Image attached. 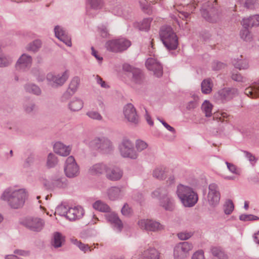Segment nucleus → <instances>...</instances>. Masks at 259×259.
Returning a JSON list of instances; mask_svg holds the SVG:
<instances>
[{"label": "nucleus", "mask_w": 259, "mask_h": 259, "mask_svg": "<svg viewBox=\"0 0 259 259\" xmlns=\"http://www.w3.org/2000/svg\"><path fill=\"white\" fill-rule=\"evenodd\" d=\"M28 197L27 192L24 189L6 190L1 196L3 200L7 201L13 208L17 209L22 207Z\"/></svg>", "instance_id": "1"}, {"label": "nucleus", "mask_w": 259, "mask_h": 259, "mask_svg": "<svg viewBox=\"0 0 259 259\" xmlns=\"http://www.w3.org/2000/svg\"><path fill=\"white\" fill-rule=\"evenodd\" d=\"M177 194L185 207H192L198 201L197 194L191 187L184 185L178 186Z\"/></svg>", "instance_id": "2"}, {"label": "nucleus", "mask_w": 259, "mask_h": 259, "mask_svg": "<svg viewBox=\"0 0 259 259\" xmlns=\"http://www.w3.org/2000/svg\"><path fill=\"white\" fill-rule=\"evenodd\" d=\"M152 198H159L160 205L164 209L172 211L175 207V200L171 193L163 188L156 189L151 193Z\"/></svg>", "instance_id": "3"}, {"label": "nucleus", "mask_w": 259, "mask_h": 259, "mask_svg": "<svg viewBox=\"0 0 259 259\" xmlns=\"http://www.w3.org/2000/svg\"><path fill=\"white\" fill-rule=\"evenodd\" d=\"M161 39L168 50H175L178 45V37L170 27H162L160 32Z\"/></svg>", "instance_id": "4"}, {"label": "nucleus", "mask_w": 259, "mask_h": 259, "mask_svg": "<svg viewBox=\"0 0 259 259\" xmlns=\"http://www.w3.org/2000/svg\"><path fill=\"white\" fill-rule=\"evenodd\" d=\"M192 244L188 242H181L177 244L174 249L175 259H187L193 249Z\"/></svg>", "instance_id": "5"}, {"label": "nucleus", "mask_w": 259, "mask_h": 259, "mask_svg": "<svg viewBox=\"0 0 259 259\" xmlns=\"http://www.w3.org/2000/svg\"><path fill=\"white\" fill-rule=\"evenodd\" d=\"M119 150L121 155L124 157L136 159L138 156L137 152L135 151L134 145L128 139H123L119 146Z\"/></svg>", "instance_id": "6"}, {"label": "nucleus", "mask_w": 259, "mask_h": 259, "mask_svg": "<svg viewBox=\"0 0 259 259\" xmlns=\"http://www.w3.org/2000/svg\"><path fill=\"white\" fill-rule=\"evenodd\" d=\"M69 76V71L66 70L57 74L50 73L48 74L47 78L52 86L57 87L62 85L68 79Z\"/></svg>", "instance_id": "7"}, {"label": "nucleus", "mask_w": 259, "mask_h": 259, "mask_svg": "<svg viewBox=\"0 0 259 259\" xmlns=\"http://www.w3.org/2000/svg\"><path fill=\"white\" fill-rule=\"evenodd\" d=\"M64 171L66 176L69 178H73L78 175L79 173V166L73 156H70L67 158Z\"/></svg>", "instance_id": "8"}, {"label": "nucleus", "mask_w": 259, "mask_h": 259, "mask_svg": "<svg viewBox=\"0 0 259 259\" xmlns=\"http://www.w3.org/2000/svg\"><path fill=\"white\" fill-rule=\"evenodd\" d=\"M207 201L209 205L212 207L218 205L220 200V194L217 186L214 184L209 185Z\"/></svg>", "instance_id": "9"}, {"label": "nucleus", "mask_w": 259, "mask_h": 259, "mask_svg": "<svg viewBox=\"0 0 259 259\" xmlns=\"http://www.w3.org/2000/svg\"><path fill=\"white\" fill-rule=\"evenodd\" d=\"M22 224L31 230L39 232L44 228L45 222L38 218H28L25 219Z\"/></svg>", "instance_id": "10"}, {"label": "nucleus", "mask_w": 259, "mask_h": 259, "mask_svg": "<svg viewBox=\"0 0 259 259\" xmlns=\"http://www.w3.org/2000/svg\"><path fill=\"white\" fill-rule=\"evenodd\" d=\"M123 114L128 121L134 124H137L139 122V116L135 108L132 104H128L124 107Z\"/></svg>", "instance_id": "11"}, {"label": "nucleus", "mask_w": 259, "mask_h": 259, "mask_svg": "<svg viewBox=\"0 0 259 259\" xmlns=\"http://www.w3.org/2000/svg\"><path fill=\"white\" fill-rule=\"evenodd\" d=\"M138 225L141 229L147 231H156L163 229L159 223L151 220H142L139 222Z\"/></svg>", "instance_id": "12"}, {"label": "nucleus", "mask_w": 259, "mask_h": 259, "mask_svg": "<svg viewBox=\"0 0 259 259\" xmlns=\"http://www.w3.org/2000/svg\"><path fill=\"white\" fill-rule=\"evenodd\" d=\"M146 66L148 70L152 71L156 76L159 77L162 75V67L155 58H148L146 62Z\"/></svg>", "instance_id": "13"}, {"label": "nucleus", "mask_w": 259, "mask_h": 259, "mask_svg": "<svg viewBox=\"0 0 259 259\" xmlns=\"http://www.w3.org/2000/svg\"><path fill=\"white\" fill-rule=\"evenodd\" d=\"M84 214V210L81 206L69 208L67 212V218L73 221L81 218Z\"/></svg>", "instance_id": "14"}, {"label": "nucleus", "mask_w": 259, "mask_h": 259, "mask_svg": "<svg viewBox=\"0 0 259 259\" xmlns=\"http://www.w3.org/2000/svg\"><path fill=\"white\" fill-rule=\"evenodd\" d=\"M106 176L109 180L117 181L122 177V172L119 168L108 166V169L106 171Z\"/></svg>", "instance_id": "15"}, {"label": "nucleus", "mask_w": 259, "mask_h": 259, "mask_svg": "<svg viewBox=\"0 0 259 259\" xmlns=\"http://www.w3.org/2000/svg\"><path fill=\"white\" fill-rule=\"evenodd\" d=\"M108 166L103 163H98L91 166L89 169V172L93 176H99L101 174H106Z\"/></svg>", "instance_id": "16"}, {"label": "nucleus", "mask_w": 259, "mask_h": 259, "mask_svg": "<svg viewBox=\"0 0 259 259\" xmlns=\"http://www.w3.org/2000/svg\"><path fill=\"white\" fill-rule=\"evenodd\" d=\"M71 148L70 146H66L61 142H57L54 145V151L56 154L62 156H68L71 151Z\"/></svg>", "instance_id": "17"}, {"label": "nucleus", "mask_w": 259, "mask_h": 259, "mask_svg": "<svg viewBox=\"0 0 259 259\" xmlns=\"http://www.w3.org/2000/svg\"><path fill=\"white\" fill-rule=\"evenodd\" d=\"M106 218L114 227L118 231H120L122 228L123 225L121 220L114 212H109L105 215Z\"/></svg>", "instance_id": "18"}, {"label": "nucleus", "mask_w": 259, "mask_h": 259, "mask_svg": "<svg viewBox=\"0 0 259 259\" xmlns=\"http://www.w3.org/2000/svg\"><path fill=\"white\" fill-rule=\"evenodd\" d=\"M55 33L56 36L61 41L65 43L67 46H71V39L66 33V32L59 26H56L55 28Z\"/></svg>", "instance_id": "19"}, {"label": "nucleus", "mask_w": 259, "mask_h": 259, "mask_svg": "<svg viewBox=\"0 0 259 259\" xmlns=\"http://www.w3.org/2000/svg\"><path fill=\"white\" fill-rule=\"evenodd\" d=\"M237 93V91L236 89H224L219 91L217 98L221 100H229L232 98Z\"/></svg>", "instance_id": "20"}, {"label": "nucleus", "mask_w": 259, "mask_h": 259, "mask_svg": "<svg viewBox=\"0 0 259 259\" xmlns=\"http://www.w3.org/2000/svg\"><path fill=\"white\" fill-rule=\"evenodd\" d=\"M94 142L97 144L98 147L105 153H108L112 150L111 142L108 139H96Z\"/></svg>", "instance_id": "21"}, {"label": "nucleus", "mask_w": 259, "mask_h": 259, "mask_svg": "<svg viewBox=\"0 0 259 259\" xmlns=\"http://www.w3.org/2000/svg\"><path fill=\"white\" fill-rule=\"evenodd\" d=\"M226 164L228 169L232 175H229L227 171H224L222 174V177L226 179H234L235 178V175L237 176L239 175V170L237 168L236 166L232 163L226 162Z\"/></svg>", "instance_id": "22"}, {"label": "nucleus", "mask_w": 259, "mask_h": 259, "mask_svg": "<svg viewBox=\"0 0 259 259\" xmlns=\"http://www.w3.org/2000/svg\"><path fill=\"white\" fill-rule=\"evenodd\" d=\"M31 58L26 54L22 55L18 60L16 64V68L17 69H24L28 67L31 64Z\"/></svg>", "instance_id": "23"}, {"label": "nucleus", "mask_w": 259, "mask_h": 259, "mask_svg": "<svg viewBox=\"0 0 259 259\" xmlns=\"http://www.w3.org/2000/svg\"><path fill=\"white\" fill-rule=\"evenodd\" d=\"M169 172V170L166 167L158 166L154 169L153 176L158 179L163 180L166 178Z\"/></svg>", "instance_id": "24"}, {"label": "nucleus", "mask_w": 259, "mask_h": 259, "mask_svg": "<svg viewBox=\"0 0 259 259\" xmlns=\"http://www.w3.org/2000/svg\"><path fill=\"white\" fill-rule=\"evenodd\" d=\"M259 22V16L254 15L242 20V24L244 28L257 25Z\"/></svg>", "instance_id": "25"}, {"label": "nucleus", "mask_w": 259, "mask_h": 259, "mask_svg": "<svg viewBox=\"0 0 259 259\" xmlns=\"http://www.w3.org/2000/svg\"><path fill=\"white\" fill-rule=\"evenodd\" d=\"M123 68L126 71L132 72L134 82L136 83L140 82L141 78V74L140 71L139 69H134L128 64H124L123 66Z\"/></svg>", "instance_id": "26"}, {"label": "nucleus", "mask_w": 259, "mask_h": 259, "mask_svg": "<svg viewBox=\"0 0 259 259\" xmlns=\"http://www.w3.org/2000/svg\"><path fill=\"white\" fill-rule=\"evenodd\" d=\"M259 85L257 83L246 88L245 94L251 98H256L258 96Z\"/></svg>", "instance_id": "27"}, {"label": "nucleus", "mask_w": 259, "mask_h": 259, "mask_svg": "<svg viewBox=\"0 0 259 259\" xmlns=\"http://www.w3.org/2000/svg\"><path fill=\"white\" fill-rule=\"evenodd\" d=\"M122 194L121 190L118 187H111L107 191L108 198L111 200H114L120 198Z\"/></svg>", "instance_id": "28"}, {"label": "nucleus", "mask_w": 259, "mask_h": 259, "mask_svg": "<svg viewBox=\"0 0 259 259\" xmlns=\"http://www.w3.org/2000/svg\"><path fill=\"white\" fill-rule=\"evenodd\" d=\"M120 42H118L117 39L111 40L107 41L106 44L107 49L113 52H121V46L119 47Z\"/></svg>", "instance_id": "29"}, {"label": "nucleus", "mask_w": 259, "mask_h": 259, "mask_svg": "<svg viewBox=\"0 0 259 259\" xmlns=\"http://www.w3.org/2000/svg\"><path fill=\"white\" fill-rule=\"evenodd\" d=\"M143 259H159V253L154 248H150L144 251Z\"/></svg>", "instance_id": "30"}, {"label": "nucleus", "mask_w": 259, "mask_h": 259, "mask_svg": "<svg viewBox=\"0 0 259 259\" xmlns=\"http://www.w3.org/2000/svg\"><path fill=\"white\" fill-rule=\"evenodd\" d=\"M83 106V103L80 99H73L69 104V109L72 111H77L80 110Z\"/></svg>", "instance_id": "31"}, {"label": "nucleus", "mask_w": 259, "mask_h": 259, "mask_svg": "<svg viewBox=\"0 0 259 259\" xmlns=\"http://www.w3.org/2000/svg\"><path fill=\"white\" fill-rule=\"evenodd\" d=\"M93 207L96 210L102 212H109L110 211V207L103 202L98 200L93 204Z\"/></svg>", "instance_id": "32"}, {"label": "nucleus", "mask_w": 259, "mask_h": 259, "mask_svg": "<svg viewBox=\"0 0 259 259\" xmlns=\"http://www.w3.org/2000/svg\"><path fill=\"white\" fill-rule=\"evenodd\" d=\"M212 83L209 79L204 80L201 83V90L204 94H209L212 90Z\"/></svg>", "instance_id": "33"}, {"label": "nucleus", "mask_w": 259, "mask_h": 259, "mask_svg": "<svg viewBox=\"0 0 259 259\" xmlns=\"http://www.w3.org/2000/svg\"><path fill=\"white\" fill-rule=\"evenodd\" d=\"M212 105L207 100H205L202 105L201 108L205 113L206 117H210L212 115Z\"/></svg>", "instance_id": "34"}, {"label": "nucleus", "mask_w": 259, "mask_h": 259, "mask_svg": "<svg viewBox=\"0 0 259 259\" xmlns=\"http://www.w3.org/2000/svg\"><path fill=\"white\" fill-rule=\"evenodd\" d=\"M235 68L241 69H246L248 67V62L246 59H239L235 60L233 63Z\"/></svg>", "instance_id": "35"}, {"label": "nucleus", "mask_w": 259, "mask_h": 259, "mask_svg": "<svg viewBox=\"0 0 259 259\" xmlns=\"http://www.w3.org/2000/svg\"><path fill=\"white\" fill-rule=\"evenodd\" d=\"M80 81V78L78 76H75L72 78L69 83V90L71 91L72 93L75 92L78 89Z\"/></svg>", "instance_id": "36"}, {"label": "nucleus", "mask_w": 259, "mask_h": 259, "mask_svg": "<svg viewBox=\"0 0 259 259\" xmlns=\"http://www.w3.org/2000/svg\"><path fill=\"white\" fill-rule=\"evenodd\" d=\"M64 241V237L59 233L56 232L54 235L53 245L55 247H60Z\"/></svg>", "instance_id": "37"}, {"label": "nucleus", "mask_w": 259, "mask_h": 259, "mask_svg": "<svg viewBox=\"0 0 259 259\" xmlns=\"http://www.w3.org/2000/svg\"><path fill=\"white\" fill-rule=\"evenodd\" d=\"M12 61V59L10 57L5 56L2 53L0 48V67L7 66L11 63Z\"/></svg>", "instance_id": "38"}, {"label": "nucleus", "mask_w": 259, "mask_h": 259, "mask_svg": "<svg viewBox=\"0 0 259 259\" xmlns=\"http://www.w3.org/2000/svg\"><path fill=\"white\" fill-rule=\"evenodd\" d=\"M234 206L230 200H227L224 205V211L226 214H230L234 210Z\"/></svg>", "instance_id": "39"}, {"label": "nucleus", "mask_w": 259, "mask_h": 259, "mask_svg": "<svg viewBox=\"0 0 259 259\" xmlns=\"http://www.w3.org/2000/svg\"><path fill=\"white\" fill-rule=\"evenodd\" d=\"M58 163L57 157L52 153H50L48 157L47 165L49 167L55 166Z\"/></svg>", "instance_id": "40"}, {"label": "nucleus", "mask_w": 259, "mask_h": 259, "mask_svg": "<svg viewBox=\"0 0 259 259\" xmlns=\"http://www.w3.org/2000/svg\"><path fill=\"white\" fill-rule=\"evenodd\" d=\"M72 242L76 245L78 248L82 251L85 252L88 250L91 251L92 249H91V247H89L88 245H85L82 243L81 242L78 241L76 239H72L71 240Z\"/></svg>", "instance_id": "41"}, {"label": "nucleus", "mask_w": 259, "mask_h": 259, "mask_svg": "<svg viewBox=\"0 0 259 259\" xmlns=\"http://www.w3.org/2000/svg\"><path fill=\"white\" fill-rule=\"evenodd\" d=\"M152 19L150 18H147L144 19L139 25V28L140 30L147 31L148 30L150 26Z\"/></svg>", "instance_id": "42"}, {"label": "nucleus", "mask_w": 259, "mask_h": 259, "mask_svg": "<svg viewBox=\"0 0 259 259\" xmlns=\"http://www.w3.org/2000/svg\"><path fill=\"white\" fill-rule=\"evenodd\" d=\"M240 35L241 38L245 41H250L252 38V35L247 28H243V29L241 30Z\"/></svg>", "instance_id": "43"}, {"label": "nucleus", "mask_w": 259, "mask_h": 259, "mask_svg": "<svg viewBox=\"0 0 259 259\" xmlns=\"http://www.w3.org/2000/svg\"><path fill=\"white\" fill-rule=\"evenodd\" d=\"M41 43L39 40H35L29 44L27 46V50L33 52L37 51L40 47Z\"/></svg>", "instance_id": "44"}, {"label": "nucleus", "mask_w": 259, "mask_h": 259, "mask_svg": "<svg viewBox=\"0 0 259 259\" xmlns=\"http://www.w3.org/2000/svg\"><path fill=\"white\" fill-rule=\"evenodd\" d=\"M213 118L216 119L217 120L221 122L227 121L228 118V115L225 112H218L214 113L213 115Z\"/></svg>", "instance_id": "45"}, {"label": "nucleus", "mask_w": 259, "mask_h": 259, "mask_svg": "<svg viewBox=\"0 0 259 259\" xmlns=\"http://www.w3.org/2000/svg\"><path fill=\"white\" fill-rule=\"evenodd\" d=\"M86 115L91 119L101 120L102 119L101 115L98 112L91 110L87 112Z\"/></svg>", "instance_id": "46"}, {"label": "nucleus", "mask_w": 259, "mask_h": 259, "mask_svg": "<svg viewBox=\"0 0 259 259\" xmlns=\"http://www.w3.org/2000/svg\"><path fill=\"white\" fill-rule=\"evenodd\" d=\"M25 89L27 92L36 95H38L41 92L40 89L34 84H28Z\"/></svg>", "instance_id": "47"}, {"label": "nucleus", "mask_w": 259, "mask_h": 259, "mask_svg": "<svg viewBox=\"0 0 259 259\" xmlns=\"http://www.w3.org/2000/svg\"><path fill=\"white\" fill-rule=\"evenodd\" d=\"M117 40L118 42H120L119 46V47L121 46V51L125 50L131 45V41L125 38H120L117 39Z\"/></svg>", "instance_id": "48"}, {"label": "nucleus", "mask_w": 259, "mask_h": 259, "mask_svg": "<svg viewBox=\"0 0 259 259\" xmlns=\"http://www.w3.org/2000/svg\"><path fill=\"white\" fill-rule=\"evenodd\" d=\"M136 146L138 151H141L148 147V144L141 140H137L136 142Z\"/></svg>", "instance_id": "49"}, {"label": "nucleus", "mask_w": 259, "mask_h": 259, "mask_svg": "<svg viewBox=\"0 0 259 259\" xmlns=\"http://www.w3.org/2000/svg\"><path fill=\"white\" fill-rule=\"evenodd\" d=\"M211 252L212 254L216 257H218L219 259H222L224 257V253L221 250V249L217 247H213L211 248Z\"/></svg>", "instance_id": "50"}, {"label": "nucleus", "mask_w": 259, "mask_h": 259, "mask_svg": "<svg viewBox=\"0 0 259 259\" xmlns=\"http://www.w3.org/2000/svg\"><path fill=\"white\" fill-rule=\"evenodd\" d=\"M68 209L64 205L59 206L56 210L55 213H57L61 215L65 216L67 218V212Z\"/></svg>", "instance_id": "51"}, {"label": "nucleus", "mask_w": 259, "mask_h": 259, "mask_svg": "<svg viewBox=\"0 0 259 259\" xmlns=\"http://www.w3.org/2000/svg\"><path fill=\"white\" fill-rule=\"evenodd\" d=\"M192 234L191 232H181L179 233L177 236L180 240H184L190 238L192 236Z\"/></svg>", "instance_id": "52"}, {"label": "nucleus", "mask_w": 259, "mask_h": 259, "mask_svg": "<svg viewBox=\"0 0 259 259\" xmlns=\"http://www.w3.org/2000/svg\"><path fill=\"white\" fill-rule=\"evenodd\" d=\"M240 220L244 221L257 220V217L251 214H241L239 217Z\"/></svg>", "instance_id": "53"}, {"label": "nucleus", "mask_w": 259, "mask_h": 259, "mask_svg": "<svg viewBox=\"0 0 259 259\" xmlns=\"http://www.w3.org/2000/svg\"><path fill=\"white\" fill-rule=\"evenodd\" d=\"M192 259H205L204 252L202 250L195 252L192 255Z\"/></svg>", "instance_id": "54"}, {"label": "nucleus", "mask_w": 259, "mask_h": 259, "mask_svg": "<svg viewBox=\"0 0 259 259\" xmlns=\"http://www.w3.org/2000/svg\"><path fill=\"white\" fill-rule=\"evenodd\" d=\"M89 2L91 5V7L94 9H97L99 8L101 4V2L100 0H89Z\"/></svg>", "instance_id": "55"}, {"label": "nucleus", "mask_w": 259, "mask_h": 259, "mask_svg": "<svg viewBox=\"0 0 259 259\" xmlns=\"http://www.w3.org/2000/svg\"><path fill=\"white\" fill-rule=\"evenodd\" d=\"M131 211L132 210L131 208L126 204H125L123 205L121 209V213L124 215H128L131 214Z\"/></svg>", "instance_id": "56"}, {"label": "nucleus", "mask_w": 259, "mask_h": 259, "mask_svg": "<svg viewBox=\"0 0 259 259\" xmlns=\"http://www.w3.org/2000/svg\"><path fill=\"white\" fill-rule=\"evenodd\" d=\"M232 78L233 80L237 81L243 82L244 80V78L238 73L232 74Z\"/></svg>", "instance_id": "57"}, {"label": "nucleus", "mask_w": 259, "mask_h": 259, "mask_svg": "<svg viewBox=\"0 0 259 259\" xmlns=\"http://www.w3.org/2000/svg\"><path fill=\"white\" fill-rule=\"evenodd\" d=\"M244 153L245 157L251 162L252 164L256 162V159L254 156L251 155L250 153L246 151H244Z\"/></svg>", "instance_id": "58"}, {"label": "nucleus", "mask_w": 259, "mask_h": 259, "mask_svg": "<svg viewBox=\"0 0 259 259\" xmlns=\"http://www.w3.org/2000/svg\"><path fill=\"white\" fill-rule=\"evenodd\" d=\"M255 3L254 0H246L245 3V6L247 8L252 9L254 7Z\"/></svg>", "instance_id": "59"}, {"label": "nucleus", "mask_w": 259, "mask_h": 259, "mask_svg": "<svg viewBox=\"0 0 259 259\" xmlns=\"http://www.w3.org/2000/svg\"><path fill=\"white\" fill-rule=\"evenodd\" d=\"M97 82L101 85V86L103 88H107V85L106 82L102 80V79L99 76H97Z\"/></svg>", "instance_id": "60"}, {"label": "nucleus", "mask_w": 259, "mask_h": 259, "mask_svg": "<svg viewBox=\"0 0 259 259\" xmlns=\"http://www.w3.org/2000/svg\"><path fill=\"white\" fill-rule=\"evenodd\" d=\"M162 123V124L164 125V126L168 131L171 132H175V129L168 125L167 123L164 122V121H160Z\"/></svg>", "instance_id": "61"}, {"label": "nucleus", "mask_w": 259, "mask_h": 259, "mask_svg": "<svg viewBox=\"0 0 259 259\" xmlns=\"http://www.w3.org/2000/svg\"><path fill=\"white\" fill-rule=\"evenodd\" d=\"M92 54L99 61H102V58L98 56L97 52L92 48Z\"/></svg>", "instance_id": "62"}, {"label": "nucleus", "mask_w": 259, "mask_h": 259, "mask_svg": "<svg viewBox=\"0 0 259 259\" xmlns=\"http://www.w3.org/2000/svg\"><path fill=\"white\" fill-rule=\"evenodd\" d=\"M145 118H146V119L147 122L150 125H153V122L151 120V117L148 113H146V114L145 115Z\"/></svg>", "instance_id": "63"}, {"label": "nucleus", "mask_w": 259, "mask_h": 259, "mask_svg": "<svg viewBox=\"0 0 259 259\" xmlns=\"http://www.w3.org/2000/svg\"><path fill=\"white\" fill-rule=\"evenodd\" d=\"M16 253H17L20 255L22 256H26L28 255V252L27 251H23V250H18L15 252Z\"/></svg>", "instance_id": "64"}]
</instances>
